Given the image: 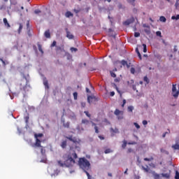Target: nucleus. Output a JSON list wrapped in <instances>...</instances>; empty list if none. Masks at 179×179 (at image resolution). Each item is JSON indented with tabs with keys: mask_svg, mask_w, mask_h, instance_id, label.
<instances>
[{
	"mask_svg": "<svg viewBox=\"0 0 179 179\" xmlns=\"http://www.w3.org/2000/svg\"><path fill=\"white\" fill-rule=\"evenodd\" d=\"M34 13L36 15H38V13H41V10H38V9H36L34 10Z\"/></svg>",
	"mask_w": 179,
	"mask_h": 179,
	"instance_id": "nucleus-44",
	"label": "nucleus"
},
{
	"mask_svg": "<svg viewBox=\"0 0 179 179\" xmlns=\"http://www.w3.org/2000/svg\"><path fill=\"white\" fill-rule=\"evenodd\" d=\"M73 10H74L75 13H79V12H80V10L74 9Z\"/></svg>",
	"mask_w": 179,
	"mask_h": 179,
	"instance_id": "nucleus-56",
	"label": "nucleus"
},
{
	"mask_svg": "<svg viewBox=\"0 0 179 179\" xmlns=\"http://www.w3.org/2000/svg\"><path fill=\"white\" fill-rule=\"evenodd\" d=\"M170 173H171V171H169V173H162V176L165 178H170Z\"/></svg>",
	"mask_w": 179,
	"mask_h": 179,
	"instance_id": "nucleus-17",
	"label": "nucleus"
},
{
	"mask_svg": "<svg viewBox=\"0 0 179 179\" xmlns=\"http://www.w3.org/2000/svg\"><path fill=\"white\" fill-rule=\"evenodd\" d=\"M175 179H179V172H178V171H176Z\"/></svg>",
	"mask_w": 179,
	"mask_h": 179,
	"instance_id": "nucleus-39",
	"label": "nucleus"
},
{
	"mask_svg": "<svg viewBox=\"0 0 179 179\" xmlns=\"http://www.w3.org/2000/svg\"><path fill=\"white\" fill-rule=\"evenodd\" d=\"M160 152H161V153H164V152H166V150H164V149H163V148H161Z\"/></svg>",
	"mask_w": 179,
	"mask_h": 179,
	"instance_id": "nucleus-57",
	"label": "nucleus"
},
{
	"mask_svg": "<svg viewBox=\"0 0 179 179\" xmlns=\"http://www.w3.org/2000/svg\"><path fill=\"white\" fill-rule=\"evenodd\" d=\"M132 152H133L132 148H128L127 153H132Z\"/></svg>",
	"mask_w": 179,
	"mask_h": 179,
	"instance_id": "nucleus-49",
	"label": "nucleus"
},
{
	"mask_svg": "<svg viewBox=\"0 0 179 179\" xmlns=\"http://www.w3.org/2000/svg\"><path fill=\"white\" fill-rule=\"evenodd\" d=\"M178 95H179V85H178V90H177V84H173L172 85V96H173L175 99H177L178 97Z\"/></svg>",
	"mask_w": 179,
	"mask_h": 179,
	"instance_id": "nucleus-5",
	"label": "nucleus"
},
{
	"mask_svg": "<svg viewBox=\"0 0 179 179\" xmlns=\"http://www.w3.org/2000/svg\"><path fill=\"white\" fill-rule=\"evenodd\" d=\"M84 113H85L87 117H88V118H90V117H92V115H90V113H89L88 111H85Z\"/></svg>",
	"mask_w": 179,
	"mask_h": 179,
	"instance_id": "nucleus-43",
	"label": "nucleus"
},
{
	"mask_svg": "<svg viewBox=\"0 0 179 179\" xmlns=\"http://www.w3.org/2000/svg\"><path fill=\"white\" fill-rule=\"evenodd\" d=\"M125 104H127V100H123V103L122 104V107H124Z\"/></svg>",
	"mask_w": 179,
	"mask_h": 179,
	"instance_id": "nucleus-48",
	"label": "nucleus"
},
{
	"mask_svg": "<svg viewBox=\"0 0 179 179\" xmlns=\"http://www.w3.org/2000/svg\"><path fill=\"white\" fill-rule=\"evenodd\" d=\"M134 127H136V128L137 129H141V126H140L139 124H138V123L134 122Z\"/></svg>",
	"mask_w": 179,
	"mask_h": 179,
	"instance_id": "nucleus-37",
	"label": "nucleus"
},
{
	"mask_svg": "<svg viewBox=\"0 0 179 179\" xmlns=\"http://www.w3.org/2000/svg\"><path fill=\"white\" fill-rule=\"evenodd\" d=\"M92 125H94V129H95V132L96 134H99V127L97 126H96L95 123H92Z\"/></svg>",
	"mask_w": 179,
	"mask_h": 179,
	"instance_id": "nucleus-25",
	"label": "nucleus"
},
{
	"mask_svg": "<svg viewBox=\"0 0 179 179\" xmlns=\"http://www.w3.org/2000/svg\"><path fill=\"white\" fill-rule=\"evenodd\" d=\"M143 125H148V121L147 120H143Z\"/></svg>",
	"mask_w": 179,
	"mask_h": 179,
	"instance_id": "nucleus-51",
	"label": "nucleus"
},
{
	"mask_svg": "<svg viewBox=\"0 0 179 179\" xmlns=\"http://www.w3.org/2000/svg\"><path fill=\"white\" fill-rule=\"evenodd\" d=\"M144 82H146V83H149V78H148V76H145L143 78Z\"/></svg>",
	"mask_w": 179,
	"mask_h": 179,
	"instance_id": "nucleus-40",
	"label": "nucleus"
},
{
	"mask_svg": "<svg viewBox=\"0 0 179 179\" xmlns=\"http://www.w3.org/2000/svg\"><path fill=\"white\" fill-rule=\"evenodd\" d=\"M108 177H113V173H108Z\"/></svg>",
	"mask_w": 179,
	"mask_h": 179,
	"instance_id": "nucleus-60",
	"label": "nucleus"
},
{
	"mask_svg": "<svg viewBox=\"0 0 179 179\" xmlns=\"http://www.w3.org/2000/svg\"><path fill=\"white\" fill-rule=\"evenodd\" d=\"M43 136H44V134L42 133L34 134V138H36L35 148H38L41 153L44 155V153H45V150H44V147L41 146V141L38 139V138H43Z\"/></svg>",
	"mask_w": 179,
	"mask_h": 179,
	"instance_id": "nucleus-2",
	"label": "nucleus"
},
{
	"mask_svg": "<svg viewBox=\"0 0 179 179\" xmlns=\"http://www.w3.org/2000/svg\"><path fill=\"white\" fill-rule=\"evenodd\" d=\"M3 22L4 26L7 27V29H10V24H9V22H8V19L3 18Z\"/></svg>",
	"mask_w": 179,
	"mask_h": 179,
	"instance_id": "nucleus-9",
	"label": "nucleus"
},
{
	"mask_svg": "<svg viewBox=\"0 0 179 179\" xmlns=\"http://www.w3.org/2000/svg\"><path fill=\"white\" fill-rule=\"evenodd\" d=\"M66 38H69V40H72L73 38V35L71 34L69 31H66Z\"/></svg>",
	"mask_w": 179,
	"mask_h": 179,
	"instance_id": "nucleus-13",
	"label": "nucleus"
},
{
	"mask_svg": "<svg viewBox=\"0 0 179 179\" xmlns=\"http://www.w3.org/2000/svg\"><path fill=\"white\" fill-rule=\"evenodd\" d=\"M75 159H78V154L73 151L64 155V163L62 161H58L57 163L60 167H64V166L65 167H73L75 163H76Z\"/></svg>",
	"mask_w": 179,
	"mask_h": 179,
	"instance_id": "nucleus-1",
	"label": "nucleus"
},
{
	"mask_svg": "<svg viewBox=\"0 0 179 179\" xmlns=\"http://www.w3.org/2000/svg\"><path fill=\"white\" fill-rule=\"evenodd\" d=\"M22 30H23V25L22 24H19V29H18V34L22 33Z\"/></svg>",
	"mask_w": 179,
	"mask_h": 179,
	"instance_id": "nucleus-19",
	"label": "nucleus"
},
{
	"mask_svg": "<svg viewBox=\"0 0 179 179\" xmlns=\"http://www.w3.org/2000/svg\"><path fill=\"white\" fill-rule=\"evenodd\" d=\"M173 51H174L175 52H177V45H175V46H174Z\"/></svg>",
	"mask_w": 179,
	"mask_h": 179,
	"instance_id": "nucleus-58",
	"label": "nucleus"
},
{
	"mask_svg": "<svg viewBox=\"0 0 179 179\" xmlns=\"http://www.w3.org/2000/svg\"><path fill=\"white\" fill-rule=\"evenodd\" d=\"M90 99H92V96H89L87 97V100H88V101H90Z\"/></svg>",
	"mask_w": 179,
	"mask_h": 179,
	"instance_id": "nucleus-63",
	"label": "nucleus"
},
{
	"mask_svg": "<svg viewBox=\"0 0 179 179\" xmlns=\"http://www.w3.org/2000/svg\"><path fill=\"white\" fill-rule=\"evenodd\" d=\"M56 51L57 52H59V54H61V52H64L65 50L64 49V45L61 46H56Z\"/></svg>",
	"mask_w": 179,
	"mask_h": 179,
	"instance_id": "nucleus-8",
	"label": "nucleus"
},
{
	"mask_svg": "<svg viewBox=\"0 0 179 179\" xmlns=\"http://www.w3.org/2000/svg\"><path fill=\"white\" fill-rule=\"evenodd\" d=\"M130 71H131V73H135V69L131 68Z\"/></svg>",
	"mask_w": 179,
	"mask_h": 179,
	"instance_id": "nucleus-52",
	"label": "nucleus"
},
{
	"mask_svg": "<svg viewBox=\"0 0 179 179\" xmlns=\"http://www.w3.org/2000/svg\"><path fill=\"white\" fill-rule=\"evenodd\" d=\"M143 52H148V48L146 46V44L143 43Z\"/></svg>",
	"mask_w": 179,
	"mask_h": 179,
	"instance_id": "nucleus-29",
	"label": "nucleus"
},
{
	"mask_svg": "<svg viewBox=\"0 0 179 179\" xmlns=\"http://www.w3.org/2000/svg\"><path fill=\"white\" fill-rule=\"evenodd\" d=\"M171 19H172V20H178V19H179V14L177 15L176 16H175V15L172 16Z\"/></svg>",
	"mask_w": 179,
	"mask_h": 179,
	"instance_id": "nucleus-27",
	"label": "nucleus"
},
{
	"mask_svg": "<svg viewBox=\"0 0 179 179\" xmlns=\"http://www.w3.org/2000/svg\"><path fill=\"white\" fill-rule=\"evenodd\" d=\"M122 118H124V117H123L122 115L117 117V119H118V120H122Z\"/></svg>",
	"mask_w": 179,
	"mask_h": 179,
	"instance_id": "nucleus-59",
	"label": "nucleus"
},
{
	"mask_svg": "<svg viewBox=\"0 0 179 179\" xmlns=\"http://www.w3.org/2000/svg\"><path fill=\"white\" fill-rule=\"evenodd\" d=\"M71 118H72L73 120H76V115H75L74 113H73L72 115H70Z\"/></svg>",
	"mask_w": 179,
	"mask_h": 179,
	"instance_id": "nucleus-45",
	"label": "nucleus"
},
{
	"mask_svg": "<svg viewBox=\"0 0 179 179\" xmlns=\"http://www.w3.org/2000/svg\"><path fill=\"white\" fill-rule=\"evenodd\" d=\"M66 139H69V141L73 143H79V140L76 137H73V136H66Z\"/></svg>",
	"mask_w": 179,
	"mask_h": 179,
	"instance_id": "nucleus-6",
	"label": "nucleus"
},
{
	"mask_svg": "<svg viewBox=\"0 0 179 179\" xmlns=\"http://www.w3.org/2000/svg\"><path fill=\"white\" fill-rule=\"evenodd\" d=\"M65 16L66 17H73V14L71 13V11H67L66 13H65Z\"/></svg>",
	"mask_w": 179,
	"mask_h": 179,
	"instance_id": "nucleus-16",
	"label": "nucleus"
},
{
	"mask_svg": "<svg viewBox=\"0 0 179 179\" xmlns=\"http://www.w3.org/2000/svg\"><path fill=\"white\" fill-rule=\"evenodd\" d=\"M138 57L139 59L142 60V55H141V53L138 54Z\"/></svg>",
	"mask_w": 179,
	"mask_h": 179,
	"instance_id": "nucleus-54",
	"label": "nucleus"
},
{
	"mask_svg": "<svg viewBox=\"0 0 179 179\" xmlns=\"http://www.w3.org/2000/svg\"><path fill=\"white\" fill-rule=\"evenodd\" d=\"M78 166L82 170H90V162L85 157L79 158Z\"/></svg>",
	"mask_w": 179,
	"mask_h": 179,
	"instance_id": "nucleus-3",
	"label": "nucleus"
},
{
	"mask_svg": "<svg viewBox=\"0 0 179 179\" xmlns=\"http://www.w3.org/2000/svg\"><path fill=\"white\" fill-rule=\"evenodd\" d=\"M29 115H27V116H25L24 117V120H25V122H26V124H29Z\"/></svg>",
	"mask_w": 179,
	"mask_h": 179,
	"instance_id": "nucleus-33",
	"label": "nucleus"
},
{
	"mask_svg": "<svg viewBox=\"0 0 179 179\" xmlns=\"http://www.w3.org/2000/svg\"><path fill=\"white\" fill-rule=\"evenodd\" d=\"M89 120L87 119H83L81 123L85 125H87L89 124Z\"/></svg>",
	"mask_w": 179,
	"mask_h": 179,
	"instance_id": "nucleus-20",
	"label": "nucleus"
},
{
	"mask_svg": "<svg viewBox=\"0 0 179 179\" xmlns=\"http://www.w3.org/2000/svg\"><path fill=\"white\" fill-rule=\"evenodd\" d=\"M88 170H83V171L85 173V174L87 175V178L88 179H90L91 178V176H90V174L89 173V172H87Z\"/></svg>",
	"mask_w": 179,
	"mask_h": 179,
	"instance_id": "nucleus-30",
	"label": "nucleus"
},
{
	"mask_svg": "<svg viewBox=\"0 0 179 179\" xmlns=\"http://www.w3.org/2000/svg\"><path fill=\"white\" fill-rule=\"evenodd\" d=\"M157 36H159V37H162V32L160 31H158L156 32Z\"/></svg>",
	"mask_w": 179,
	"mask_h": 179,
	"instance_id": "nucleus-47",
	"label": "nucleus"
},
{
	"mask_svg": "<svg viewBox=\"0 0 179 179\" xmlns=\"http://www.w3.org/2000/svg\"><path fill=\"white\" fill-rule=\"evenodd\" d=\"M43 85H44V86H45V87L46 89H49V88H50V87L48 86V80H47L46 78H45L43 79Z\"/></svg>",
	"mask_w": 179,
	"mask_h": 179,
	"instance_id": "nucleus-12",
	"label": "nucleus"
},
{
	"mask_svg": "<svg viewBox=\"0 0 179 179\" xmlns=\"http://www.w3.org/2000/svg\"><path fill=\"white\" fill-rule=\"evenodd\" d=\"M66 141H62L61 144V148H62V149H65V148H66Z\"/></svg>",
	"mask_w": 179,
	"mask_h": 179,
	"instance_id": "nucleus-18",
	"label": "nucleus"
},
{
	"mask_svg": "<svg viewBox=\"0 0 179 179\" xmlns=\"http://www.w3.org/2000/svg\"><path fill=\"white\" fill-rule=\"evenodd\" d=\"M50 47L51 48H52L53 47H57V41H54L51 44Z\"/></svg>",
	"mask_w": 179,
	"mask_h": 179,
	"instance_id": "nucleus-35",
	"label": "nucleus"
},
{
	"mask_svg": "<svg viewBox=\"0 0 179 179\" xmlns=\"http://www.w3.org/2000/svg\"><path fill=\"white\" fill-rule=\"evenodd\" d=\"M124 173V174H128V169H126V170Z\"/></svg>",
	"mask_w": 179,
	"mask_h": 179,
	"instance_id": "nucleus-64",
	"label": "nucleus"
},
{
	"mask_svg": "<svg viewBox=\"0 0 179 179\" xmlns=\"http://www.w3.org/2000/svg\"><path fill=\"white\" fill-rule=\"evenodd\" d=\"M114 114H115V115H117V116H118L120 114H122V115L123 112L118 109H115Z\"/></svg>",
	"mask_w": 179,
	"mask_h": 179,
	"instance_id": "nucleus-14",
	"label": "nucleus"
},
{
	"mask_svg": "<svg viewBox=\"0 0 179 179\" xmlns=\"http://www.w3.org/2000/svg\"><path fill=\"white\" fill-rule=\"evenodd\" d=\"M27 83H29V80H27L26 76H24L23 78L20 80L19 83L20 90H26V87H27Z\"/></svg>",
	"mask_w": 179,
	"mask_h": 179,
	"instance_id": "nucleus-4",
	"label": "nucleus"
},
{
	"mask_svg": "<svg viewBox=\"0 0 179 179\" xmlns=\"http://www.w3.org/2000/svg\"><path fill=\"white\" fill-rule=\"evenodd\" d=\"M99 138L101 141H104V137L103 136H99Z\"/></svg>",
	"mask_w": 179,
	"mask_h": 179,
	"instance_id": "nucleus-53",
	"label": "nucleus"
},
{
	"mask_svg": "<svg viewBox=\"0 0 179 179\" xmlns=\"http://www.w3.org/2000/svg\"><path fill=\"white\" fill-rule=\"evenodd\" d=\"M128 111L129 113H132V111H134V106H129L128 107Z\"/></svg>",
	"mask_w": 179,
	"mask_h": 179,
	"instance_id": "nucleus-36",
	"label": "nucleus"
},
{
	"mask_svg": "<svg viewBox=\"0 0 179 179\" xmlns=\"http://www.w3.org/2000/svg\"><path fill=\"white\" fill-rule=\"evenodd\" d=\"M153 160H154L153 157H150V158H144V161H145V162H152V161H153Z\"/></svg>",
	"mask_w": 179,
	"mask_h": 179,
	"instance_id": "nucleus-24",
	"label": "nucleus"
},
{
	"mask_svg": "<svg viewBox=\"0 0 179 179\" xmlns=\"http://www.w3.org/2000/svg\"><path fill=\"white\" fill-rule=\"evenodd\" d=\"M115 92H110V96H111V97L115 96Z\"/></svg>",
	"mask_w": 179,
	"mask_h": 179,
	"instance_id": "nucleus-50",
	"label": "nucleus"
},
{
	"mask_svg": "<svg viewBox=\"0 0 179 179\" xmlns=\"http://www.w3.org/2000/svg\"><path fill=\"white\" fill-rule=\"evenodd\" d=\"M136 143L132 142V143H128V145H135Z\"/></svg>",
	"mask_w": 179,
	"mask_h": 179,
	"instance_id": "nucleus-62",
	"label": "nucleus"
},
{
	"mask_svg": "<svg viewBox=\"0 0 179 179\" xmlns=\"http://www.w3.org/2000/svg\"><path fill=\"white\" fill-rule=\"evenodd\" d=\"M110 76H111L112 78H117V75L115 73L114 71H110Z\"/></svg>",
	"mask_w": 179,
	"mask_h": 179,
	"instance_id": "nucleus-28",
	"label": "nucleus"
},
{
	"mask_svg": "<svg viewBox=\"0 0 179 179\" xmlns=\"http://www.w3.org/2000/svg\"><path fill=\"white\" fill-rule=\"evenodd\" d=\"M71 52H76V51H78V48H71Z\"/></svg>",
	"mask_w": 179,
	"mask_h": 179,
	"instance_id": "nucleus-41",
	"label": "nucleus"
},
{
	"mask_svg": "<svg viewBox=\"0 0 179 179\" xmlns=\"http://www.w3.org/2000/svg\"><path fill=\"white\" fill-rule=\"evenodd\" d=\"M73 96L74 97V100H78V92H73Z\"/></svg>",
	"mask_w": 179,
	"mask_h": 179,
	"instance_id": "nucleus-34",
	"label": "nucleus"
},
{
	"mask_svg": "<svg viewBox=\"0 0 179 179\" xmlns=\"http://www.w3.org/2000/svg\"><path fill=\"white\" fill-rule=\"evenodd\" d=\"M44 36L46 38H51V34L50 33V29L45 31Z\"/></svg>",
	"mask_w": 179,
	"mask_h": 179,
	"instance_id": "nucleus-11",
	"label": "nucleus"
},
{
	"mask_svg": "<svg viewBox=\"0 0 179 179\" xmlns=\"http://www.w3.org/2000/svg\"><path fill=\"white\" fill-rule=\"evenodd\" d=\"M135 1L136 0H127V2H129V3H131V5L134 6Z\"/></svg>",
	"mask_w": 179,
	"mask_h": 179,
	"instance_id": "nucleus-42",
	"label": "nucleus"
},
{
	"mask_svg": "<svg viewBox=\"0 0 179 179\" xmlns=\"http://www.w3.org/2000/svg\"><path fill=\"white\" fill-rule=\"evenodd\" d=\"M104 153L106 155H108V153H113V150L110 148H107L106 150H105Z\"/></svg>",
	"mask_w": 179,
	"mask_h": 179,
	"instance_id": "nucleus-22",
	"label": "nucleus"
},
{
	"mask_svg": "<svg viewBox=\"0 0 179 179\" xmlns=\"http://www.w3.org/2000/svg\"><path fill=\"white\" fill-rule=\"evenodd\" d=\"M86 92H87V93H90V90H89V88H86Z\"/></svg>",
	"mask_w": 179,
	"mask_h": 179,
	"instance_id": "nucleus-61",
	"label": "nucleus"
},
{
	"mask_svg": "<svg viewBox=\"0 0 179 179\" xmlns=\"http://www.w3.org/2000/svg\"><path fill=\"white\" fill-rule=\"evenodd\" d=\"M120 64H122L123 66H127V68H129L131 66V64H128V62L125 60H122L121 62H119Z\"/></svg>",
	"mask_w": 179,
	"mask_h": 179,
	"instance_id": "nucleus-10",
	"label": "nucleus"
},
{
	"mask_svg": "<svg viewBox=\"0 0 179 179\" xmlns=\"http://www.w3.org/2000/svg\"><path fill=\"white\" fill-rule=\"evenodd\" d=\"M159 20H160V22H163L164 23V22H166V20H167L165 18L164 16H161L159 17Z\"/></svg>",
	"mask_w": 179,
	"mask_h": 179,
	"instance_id": "nucleus-26",
	"label": "nucleus"
},
{
	"mask_svg": "<svg viewBox=\"0 0 179 179\" xmlns=\"http://www.w3.org/2000/svg\"><path fill=\"white\" fill-rule=\"evenodd\" d=\"M112 132H114V134H118L120 131H118V129L115 128V129H113V128H110Z\"/></svg>",
	"mask_w": 179,
	"mask_h": 179,
	"instance_id": "nucleus-31",
	"label": "nucleus"
},
{
	"mask_svg": "<svg viewBox=\"0 0 179 179\" xmlns=\"http://www.w3.org/2000/svg\"><path fill=\"white\" fill-rule=\"evenodd\" d=\"M134 22H135V20L134 18H131V19H129V20H127L126 21H124L123 22V24L124 26H129V24L134 23Z\"/></svg>",
	"mask_w": 179,
	"mask_h": 179,
	"instance_id": "nucleus-7",
	"label": "nucleus"
},
{
	"mask_svg": "<svg viewBox=\"0 0 179 179\" xmlns=\"http://www.w3.org/2000/svg\"><path fill=\"white\" fill-rule=\"evenodd\" d=\"M37 45L40 52H41V54H44V52L43 51V48L39 42H38Z\"/></svg>",
	"mask_w": 179,
	"mask_h": 179,
	"instance_id": "nucleus-15",
	"label": "nucleus"
},
{
	"mask_svg": "<svg viewBox=\"0 0 179 179\" xmlns=\"http://www.w3.org/2000/svg\"><path fill=\"white\" fill-rule=\"evenodd\" d=\"M127 141H123V143H122V149H125V148H127Z\"/></svg>",
	"mask_w": 179,
	"mask_h": 179,
	"instance_id": "nucleus-23",
	"label": "nucleus"
},
{
	"mask_svg": "<svg viewBox=\"0 0 179 179\" xmlns=\"http://www.w3.org/2000/svg\"><path fill=\"white\" fill-rule=\"evenodd\" d=\"M63 125H64V128H69L70 123H69V122H67L66 123H64Z\"/></svg>",
	"mask_w": 179,
	"mask_h": 179,
	"instance_id": "nucleus-32",
	"label": "nucleus"
},
{
	"mask_svg": "<svg viewBox=\"0 0 179 179\" xmlns=\"http://www.w3.org/2000/svg\"><path fill=\"white\" fill-rule=\"evenodd\" d=\"M172 148L174 150H179V144H175L172 145Z\"/></svg>",
	"mask_w": 179,
	"mask_h": 179,
	"instance_id": "nucleus-21",
	"label": "nucleus"
},
{
	"mask_svg": "<svg viewBox=\"0 0 179 179\" xmlns=\"http://www.w3.org/2000/svg\"><path fill=\"white\" fill-rule=\"evenodd\" d=\"M140 36H141V34L139 32L134 33V37H139Z\"/></svg>",
	"mask_w": 179,
	"mask_h": 179,
	"instance_id": "nucleus-46",
	"label": "nucleus"
},
{
	"mask_svg": "<svg viewBox=\"0 0 179 179\" xmlns=\"http://www.w3.org/2000/svg\"><path fill=\"white\" fill-rule=\"evenodd\" d=\"M167 134H170V129H168V131H166L162 134V138H166V135H167Z\"/></svg>",
	"mask_w": 179,
	"mask_h": 179,
	"instance_id": "nucleus-38",
	"label": "nucleus"
},
{
	"mask_svg": "<svg viewBox=\"0 0 179 179\" xmlns=\"http://www.w3.org/2000/svg\"><path fill=\"white\" fill-rule=\"evenodd\" d=\"M145 32L147 33V34H149V33H150V29H145Z\"/></svg>",
	"mask_w": 179,
	"mask_h": 179,
	"instance_id": "nucleus-55",
	"label": "nucleus"
}]
</instances>
